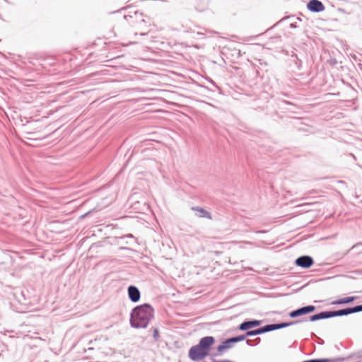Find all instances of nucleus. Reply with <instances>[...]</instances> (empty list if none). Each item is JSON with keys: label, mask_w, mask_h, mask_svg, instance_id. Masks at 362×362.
<instances>
[{"label": "nucleus", "mask_w": 362, "mask_h": 362, "mask_svg": "<svg viewBox=\"0 0 362 362\" xmlns=\"http://www.w3.org/2000/svg\"><path fill=\"white\" fill-rule=\"evenodd\" d=\"M154 317V309L149 303L134 307L130 313L129 322L135 329L146 328Z\"/></svg>", "instance_id": "obj_1"}, {"label": "nucleus", "mask_w": 362, "mask_h": 362, "mask_svg": "<svg viewBox=\"0 0 362 362\" xmlns=\"http://www.w3.org/2000/svg\"><path fill=\"white\" fill-rule=\"evenodd\" d=\"M207 356V354L198 344L192 346L188 353L189 358L193 361H201Z\"/></svg>", "instance_id": "obj_2"}, {"label": "nucleus", "mask_w": 362, "mask_h": 362, "mask_svg": "<svg viewBox=\"0 0 362 362\" xmlns=\"http://www.w3.org/2000/svg\"><path fill=\"white\" fill-rule=\"evenodd\" d=\"M333 311V317H341V316H346L351 314L362 312V304L357 305L353 307H347L345 308L332 310Z\"/></svg>", "instance_id": "obj_3"}, {"label": "nucleus", "mask_w": 362, "mask_h": 362, "mask_svg": "<svg viewBox=\"0 0 362 362\" xmlns=\"http://www.w3.org/2000/svg\"><path fill=\"white\" fill-rule=\"evenodd\" d=\"M316 308L314 305H309L306 306H303L296 310L291 311L288 313V316L291 318H296L298 317L303 316L311 313L315 310Z\"/></svg>", "instance_id": "obj_4"}, {"label": "nucleus", "mask_w": 362, "mask_h": 362, "mask_svg": "<svg viewBox=\"0 0 362 362\" xmlns=\"http://www.w3.org/2000/svg\"><path fill=\"white\" fill-rule=\"evenodd\" d=\"M307 322V319L297 320L291 322H282L279 323L267 324L269 332L286 328L300 322Z\"/></svg>", "instance_id": "obj_5"}, {"label": "nucleus", "mask_w": 362, "mask_h": 362, "mask_svg": "<svg viewBox=\"0 0 362 362\" xmlns=\"http://www.w3.org/2000/svg\"><path fill=\"white\" fill-rule=\"evenodd\" d=\"M314 264V259L311 256L302 255L295 260V264L303 269H308Z\"/></svg>", "instance_id": "obj_6"}, {"label": "nucleus", "mask_w": 362, "mask_h": 362, "mask_svg": "<svg viewBox=\"0 0 362 362\" xmlns=\"http://www.w3.org/2000/svg\"><path fill=\"white\" fill-rule=\"evenodd\" d=\"M215 342V339L212 336H206L201 338L199 343L197 344L204 351L209 354L211 346Z\"/></svg>", "instance_id": "obj_7"}, {"label": "nucleus", "mask_w": 362, "mask_h": 362, "mask_svg": "<svg viewBox=\"0 0 362 362\" xmlns=\"http://www.w3.org/2000/svg\"><path fill=\"white\" fill-rule=\"evenodd\" d=\"M128 298L132 303H137L141 298V292L139 289L134 285H130L127 288Z\"/></svg>", "instance_id": "obj_8"}, {"label": "nucleus", "mask_w": 362, "mask_h": 362, "mask_svg": "<svg viewBox=\"0 0 362 362\" xmlns=\"http://www.w3.org/2000/svg\"><path fill=\"white\" fill-rule=\"evenodd\" d=\"M262 324L261 320H247L240 323L238 329L240 331H247L252 328L259 326Z\"/></svg>", "instance_id": "obj_9"}, {"label": "nucleus", "mask_w": 362, "mask_h": 362, "mask_svg": "<svg viewBox=\"0 0 362 362\" xmlns=\"http://www.w3.org/2000/svg\"><path fill=\"white\" fill-rule=\"evenodd\" d=\"M308 11L313 13H320L325 9L324 4L319 0H310L307 4Z\"/></svg>", "instance_id": "obj_10"}, {"label": "nucleus", "mask_w": 362, "mask_h": 362, "mask_svg": "<svg viewBox=\"0 0 362 362\" xmlns=\"http://www.w3.org/2000/svg\"><path fill=\"white\" fill-rule=\"evenodd\" d=\"M234 344V342L231 337L225 339L223 341H222L217 347L216 350L218 353V354H221L226 350L230 349L233 347Z\"/></svg>", "instance_id": "obj_11"}, {"label": "nucleus", "mask_w": 362, "mask_h": 362, "mask_svg": "<svg viewBox=\"0 0 362 362\" xmlns=\"http://www.w3.org/2000/svg\"><path fill=\"white\" fill-rule=\"evenodd\" d=\"M192 210L196 212L197 217L212 219L211 213L201 206H192Z\"/></svg>", "instance_id": "obj_12"}, {"label": "nucleus", "mask_w": 362, "mask_h": 362, "mask_svg": "<svg viewBox=\"0 0 362 362\" xmlns=\"http://www.w3.org/2000/svg\"><path fill=\"white\" fill-rule=\"evenodd\" d=\"M246 332H247L248 337L262 334L269 332L268 326H267V325H266L264 326L260 327L255 329L247 330Z\"/></svg>", "instance_id": "obj_13"}, {"label": "nucleus", "mask_w": 362, "mask_h": 362, "mask_svg": "<svg viewBox=\"0 0 362 362\" xmlns=\"http://www.w3.org/2000/svg\"><path fill=\"white\" fill-rule=\"evenodd\" d=\"M358 296H347L344 298H341L337 300H335L332 302V305H343V304H348L350 303H352L355 300L358 299Z\"/></svg>", "instance_id": "obj_14"}, {"label": "nucleus", "mask_w": 362, "mask_h": 362, "mask_svg": "<svg viewBox=\"0 0 362 362\" xmlns=\"http://www.w3.org/2000/svg\"><path fill=\"white\" fill-rule=\"evenodd\" d=\"M344 358L337 357L331 358H313L305 361V362H343Z\"/></svg>", "instance_id": "obj_15"}, {"label": "nucleus", "mask_w": 362, "mask_h": 362, "mask_svg": "<svg viewBox=\"0 0 362 362\" xmlns=\"http://www.w3.org/2000/svg\"><path fill=\"white\" fill-rule=\"evenodd\" d=\"M290 61L291 63H293L297 70L299 71L302 69V61L298 58V55L296 53H293L291 54Z\"/></svg>", "instance_id": "obj_16"}, {"label": "nucleus", "mask_w": 362, "mask_h": 362, "mask_svg": "<svg viewBox=\"0 0 362 362\" xmlns=\"http://www.w3.org/2000/svg\"><path fill=\"white\" fill-rule=\"evenodd\" d=\"M318 314H319L320 320H325V319H329V318L334 317L332 310L322 311V312L319 313Z\"/></svg>", "instance_id": "obj_17"}, {"label": "nucleus", "mask_w": 362, "mask_h": 362, "mask_svg": "<svg viewBox=\"0 0 362 362\" xmlns=\"http://www.w3.org/2000/svg\"><path fill=\"white\" fill-rule=\"evenodd\" d=\"M247 337H248V336L247 334V332H245L244 334L232 337L231 338H232L234 344H235L239 341L245 340Z\"/></svg>", "instance_id": "obj_18"}, {"label": "nucleus", "mask_w": 362, "mask_h": 362, "mask_svg": "<svg viewBox=\"0 0 362 362\" xmlns=\"http://www.w3.org/2000/svg\"><path fill=\"white\" fill-rule=\"evenodd\" d=\"M261 341V339L259 337H257L256 339L252 340V339H247L246 340V344L249 346H254L259 344Z\"/></svg>", "instance_id": "obj_19"}, {"label": "nucleus", "mask_w": 362, "mask_h": 362, "mask_svg": "<svg viewBox=\"0 0 362 362\" xmlns=\"http://www.w3.org/2000/svg\"><path fill=\"white\" fill-rule=\"evenodd\" d=\"M149 332H153V337L155 341H158L159 340V338H160V335H159V330L158 328L156 327H151L149 330Z\"/></svg>", "instance_id": "obj_20"}, {"label": "nucleus", "mask_w": 362, "mask_h": 362, "mask_svg": "<svg viewBox=\"0 0 362 362\" xmlns=\"http://www.w3.org/2000/svg\"><path fill=\"white\" fill-rule=\"evenodd\" d=\"M305 319H307V321H310V322H315L317 320H320L318 313L310 315L308 318L306 317Z\"/></svg>", "instance_id": "obj_21"}, {"label": "nucleus", "mask_w": 362, "mask_h": 362, "mask_svg": "<svg viewBox=\"0 0 362 362\" xmlns=\"http://www.w3.org/2000/svg\"><path fill=\"white\" fill-rule=\"evenodd\" d=\"M209 82L212 84V86L217 90H221L220 87L211 79L209 80Z\"/></svg>", "instance_id": "obj_22"}, {"label": "nucleus", "mask_w": 362, "mask_h": 362, "mask_svg": "<svg viewBox=\"0 0 362 362\" xmlns=\"http://www.w3.org/2000/svg\"><path fill=\"white\" fill-rule=\"evenodd\" d=\"M209 82L212 84V86L217 90H221L220 87L211 79L209 80Z\"/></svg>", "instance_id": "obj_23"}, {"label": "nucleus", "mask_w": 362, "mask_h": 362, "mask_svg": "<svg viewBox=\"0 0 362 362\" xmlns=\"http://www.w3.org/2000/svg\"><path fill=\"white\" fill-rule=\"evenodd\" d=\"M357 358L359 359V362H362V350L358 353Z\"/></svg>", "instance_id": "obj_24"}, {"label": "nucleus", "mask_w": 362, "mask_h": 362, "mask_svg": "<svg viewBox=\"0 0 362 362\" xmlns=\"http://www.w3.org/2000/svg\"><path fill=\"white\" fill-rule=\"evenodd\" d=\"M290 28H297L296 23H291L290 24Z\"/></svg>", "instance_id": "obj_25"}, {"label": "nucleus", "mask_w": 362, "mask_h": 362, "mask_svg": "<svg viewBox=\"0 0 362 362\" xmlns=\"http://www.w3.org/2000/svg\"><path fill=\"white\" fill-rule=\"evenodd\" d=\"M319 344H324V340L322 339H320V341L318 342Z\"/></svg>", "instance_id": "obj_26"}, {"label": "nucleus", "mask_w": 362, "mask_h": 362, "mask_svg": "<svg viewBox=\"0 0 362 362\" xmlns=\"http://www.w3.org/2000/svg\"><path fill=\"white\" fill-rule=\"evenodd\" d=\"M147 35V33H140V35Z\"/></svg>", "instance_id": "obj_27"}, {"label": "nucleus", "mask_w": 362, "mask_h": 362, "mask_svg": "<svg viewBox=\"0 0 362 362\" xmlns=\"http://www.w3.org/2000/svg\"><path fill=\"white\" fill-rule=\"evenodd\" d=\"M127 237H129V238H133V235H132V234H129V235H127Z\"/></svg>", "instance_id": "obj_28"}, {"label": "nucleus", "mask_w": 362, "mask_h": 362, "mask_svg": "<svg viewBox=\"0 0 362 362\" xmlns=\"http://www.w3.org/2000/svg\"><path fill=\"white\" fill-rule=\"evenodd\" d=\"M89 213H90V212H88L87 214H83V215L82 216V217H84V216H86V215H88V214Z\"/></svg>", "instance_id": "obj_29"}, {"label": "nucleus", "mask_w": 362, "mask_h": 362, "mask_svg": "<svg viewBox=\"0 0 362 362\" xmlns=\"http://www.w3.org/2000/svg\"><path fill=\"white\" fill-rule=\"evenodd\" d=\"M298 21H301L300 18H297Z\"/></svg>", "instance_id": "obj_30"}]
</instances>
